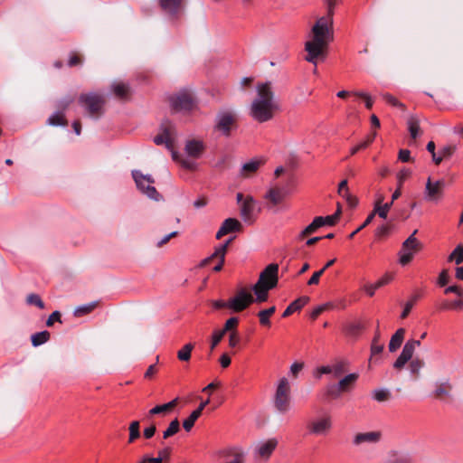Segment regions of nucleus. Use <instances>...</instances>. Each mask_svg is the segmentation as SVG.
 Wrapping results in <instances>:
<instances>
[{
	"label": "nucleus",
	"instance_id": "nucleus-1",
	"mask_svg": "<svg viewBox=\"0 0 463 463\" xmlns=\"http://www.w3.org/2000/svg\"><path fill=\"white\" fill-rule=\"evenodd\" d=\"M333 17L331 14L319 17L311 29L310 39L305 43L307 52L305 60L315 66L317 59L326 55L329 43L334 40Z\"/></svg>",
	"mask_w": 463,
	"mask_h": 463
},
{
	"label": "nucleus",
	"instance_id": "nucleus-13",
	"mask_svg": "<svg viewBox=\"0 0 463 463\" xmlns=\"http://www.w3.org/2000/svg\"><path fill=\"white\" fill-rule=\"evenodd\" d=\"M278 273H279V265L275 263H271L268 265L264 270L260 274V278L257 283L262 285L263 287H267L268 288H274L278 284Z\"/></svg>",
	"mask_w": 463,
	"mask_h": 463
},
{
	"label": "nucleus",
	"instance_id": "nucleus-25",
	"mask_svg": "<svg viewBox=\"0 0 463 463\" xmlns=\"http://www.w3.org/2000/svg\"><path fill=\"white\" fill-rule=\"evenodd\" d=\"M408 130L411 138L415 139L421 135L420 120L415 116L409 117L407 120Z\"/></svg>",
	"mask_w": 463,
	"mask_h": 463
},
{
	"label": "nucleus",
	"instance_id": "nucleus-62",
	"mask_svg": "<svg viewBox=\"0 0 463 463\" xmlns=\"http://www.w3.org/2000/svg\"><path fill=\"white\" fill-rule=\"evenodd\" d=\"M330 307L329 303L320 305L313 309V311L310 314V317L312 319H316L322 312L326 310Z\"/></svg>",
	"mask_w": 463,
	"mask_h": 463
},
{
	"label": "nucleus",
	"instance_id": "nucleus-18",
	"mask_svg": "<svg viewBox=\"0 0 463 463\" xmlns=\"http://www.w3.org/2000/svg\"><path fill=\"white\" fill-rule=\"evenodd\" d=\"M184 0H158L162 11L171 17H177L183 10Z\"/></svg>",
	"mask_w": 463,
	"mask_h": 463
},
{
	"label": "nucleus",
	"instance_id": "nucleus-12",
	"mask_svg": "<svg viewBox=\"0 0 463 463\" xmlns=\"http://www.w3.org/2000/svg\"><path fill=\"white\" fill-rule=\"evenodd\" d=\"M279 444L276 438L258 442L253 448L255 458L267 460L270 458Z\"/></svg>",
	"mask_w": 463,
	"mask_h": 463
},
{
	"label": "nucleus",
	"instance_id": "nucleus-6",
	"mask_svg": "<svg viewBox=\"0 0 463 463\" xmlns=\"http://www.w3.org/2000/svg\"><path fill=\"white\" fill-rule=\"evenodd\" d=\"M132 176L139 191H141L150 199L156 201L159 199V194L157 193L156 189L152 185L155 183V181L150 175H144L139 170H133Z\"/></svg>",
	"mask_w": 463,
	"mask_h": 463
},
{
	"label": "nucleus",
	"instance_id": "nucleus-61",
	"mask_svg": "<svg viewBox=\"0 0 463 463\" xmlns=\"http://www.w3.org/2000/svg\"><path fill=\"white\" fill-rule=\"evenodd\" d=\"M373 219V214H369L365 221L361 224L355 231H354L350 235L349 239H353L355 234H357L360 231H362L364 228H365L367 225H369Z\"/></svg>",
	"mask_w": 463,
	"mask_h": 463
},
{
	"label": "nucleus",
	"instance_id": "nucleus-23",
	"mask_svg": "<svg viewBox=\"0 0 463 463\" xmlns=\"http://www.w3.org/2000/svg\"><path fill=\"white\" fill-rule=\"evenodd\" d=\"M308 301L309 298L306 296L297 298L288 306V307L283 312L282 317H287L292 315L294 312L299 311L308 303Z\"/></svg>",
	"mask_w": 463,
	"mask_h": 463
},
{
	"label": "nucleus",
	"instance_id": "nucleus-47",
	"mask_svg": "<svg viewBox=\"0 0 463 463\" xmlns=\"http://www.w3.org/2000/svg\"><path fill=\"white\" fill-rule=\"evenodd\" d=\"M382 98L383 99V100L393 106V107H397V108H401L402 109H405V106L403 103L400 102L394 96H392V94L390 93H382L381 94Z\"/></svg>",
	"mask_w": 463,
	"mask_h": 463
},
{
	"label": "nucleus",
	"instance_id": "nucleus-42",
	"mask_svg": "<svg viewBox=\"0 0 463 463\" xmlns=\"http://www.w3.org/2000/svg\"><path fill=\"white\" fill-rule=\"evenodd\" d=\"M201 416L199 411H194L187 419L183 422V427L186 431H190L194 425V422Z\"/></svg>",
	"mask_w": 463,
	"mask_h": 463
},
{
	"label": "nucleus",
	"instance_id": "nucleus-20",
	"mask_svg": "<svg viewBox=\"0 0 463 463\" xmlns=\"http://www.w3.org/2000/svg\"><path fill=\"white\" fill-rule=\"evenodd\" d=\"M204 144L202 140L192 139L185 144L186 154L193 158H199L204 151Z\"/></svg>",
	"mask_w": 463,
	"mask_h": 463
},
{
	"label": "nucleus",
	"instance_id": "nucleus-50",
	"mask_svg": "<svg viewBox=\"0 0 463 463\" xmlns=\"http://www.w3.org/2000/svg\"><path fill=\"white\" fill-rule=\"evenodd\" d=\"M224 335L225 334L223 333V331H221L220 329H216L213 332L210 345L211 351H213L220 344Z\"/></svg>",
	"mask_w": 463,
	"mask_h": 463
},
{
	"label": "nucleus",
	"instance_id": "nucleus-16",
	"mask_svg": "<svg viewBox=\"0 0 463 463\" xmlns=\"http://www.w3.org/2000/svg\"><path fill=\"white\" fill-rule=\"evenodd\" d=\"M288 194L286 187L275 184L269 188L264 198L268 201L269 207H274L281 203Z\"/></svg>",
	"mask_w": 463,
	"mask_h": 463
},
{
	"label": "nucleus",
	"instance_id": "nucleus-49",
	"mask_svg": "<svg viewBox=\"0 0 463 463\" xmlns=\"http://www.w3.org/2000/svg\"><path fill=\"white\" fill-rule=\"evenodd\" d=\"M239 324V319L236 317H230L226 320L223 328L220 329L221 331H223L224 334L227 332L231 333L233 330H237L236 327Z\"/></svg>",
	"mask_w": 463,
	"mask_h": 463
},
{
	"label": "nucleus",
	"instance_id": "nucleus-4",
	"mask_svg": "<svg viewBox=\"0 0 463 463\" xmlns=\"http://www.w3.org/2000/svg\"><path fill=\"white\" fill-rule=\"evenodd\" d=\"M78 103L90 117H98L103 113L106 103L104 96L95 93H83L78 99Z\"/></svg>",
	"mask_w": 463,
	"mask_h": 463
},
{
	"label": "nucleus",
	"instance_id": "nucleus-40",
	"mask_svg": "<svg viewBox=\"0 0 463 463\" xmlns=\"http://www.w3.org/2000/svg\"><path fill=\"white\" fill-rule=\"evenodd\" d=\"M96 307H97V302H91V303H89L86 305H82V306H80L77 308H75L73 314L75 317H82L84 315L90 313L91 311H93L95 309Z\"/></svg>",
	"mask_w": 463,
	"mask_h": 463
},
{
	"label": "nucleus",
	"instance_id": "nucleus-64",
	"mask_svg": "<svg viewBox=\"0 0 463 463\" xmlns=\"http://www.w3.org/2000/svg\"><path fill=\"white\" fill-rule=\"evenodd\" d=\"M410 175L411 171L409 169H402L397 175L398 185L402 186L403 182L410 176Z\"/></svg>",
	"mask_w": 463,
	"mask_h": 463
},
{
	"label": "nucleus",
	"instance_id": "nucleus-17",
	"mask_svg": "<svg viewBox=\"0 0 463 463\" xmlns=\"http://www.w3.org/2000/svg\"><path fill=\"white\" fill-rule=\"evenodd\" d=\"M444 185L443 180L432 182L429 177L425 186V199L430 202H438L442 196Z\"/></svg>",
	"mask_w": 463,
	"mask_h": 463
},
{
	"label": "nucleus",
	"instance_id": "nucleus-43",
	"mask_svg": "<svg viewBox=\"0 0 463 463\" xmlns=\"http://www.w3.org/2000/svg\"><path fill=\"white\" fill-rule=\"evenodd\" d=\"M420 298V294H414L411 297V298L404 305V308L401 314L402 318L407 317V316L410 314L411 308L413 307L414 304L417 302V300Z\"/></svg>",
	"mask_w": 463,
	"mask_h": 463
},
{
	"label": "nucleus",
	"instance_id": "nucleus-8",
	"mask_svg": "<svg viewBox=\"0 0 463 463\" xmlns=\"http://www.w3.org/2000/svg\"><path fill=\"white\" fill-rule=\"evenodd\" d=\"M236 125V115L232 110H222L218 112L215 118V129L223 136L229 137Z\"/></svg>",
	"mask_w": 463,
	"mask_h": 463
},
{
	"label": "nucleus",
	"instance_id": "nucleus-58",
	"mask_svg": "<svg viewBox=\"0 0 463 463\" xmlns=\"http://www.w3.org/2000/svg\"><path fill=\"white\" fill-rule=\"evenodd\" d=\"M241 341V337L239 332L237 330H233L229 334V346L231 348H235Z\"/></svg>",
	"mask_w": 463,
	"mask_h": 463
},
{
	"label": "nucleus",
	"instance_id": "nucleus-28",
	"mask_svg": "<svg viewBox=\"0 0 463 463\" xmlns=\"http://www.w3.org/2000/svg\"><path fill=\"white\" fill-rule=\"evenodd\" d=\"M271 288H268L267 287H263L262 285L256 283L252 287V290L256 295L255 300L260 303L266 301L268 299L269 290Z\"/></svg>",
	"mask_w": 463,
	"mask_h": 463
},
{
	"label": "nucleus",
	"instance_id": "nucleus-37",
	"mask_svg": "<svg viewBox=\"0 0 463 463\" xmlns=\"http://www.w3.org/2000/svg\"><path fill=\"white\" fill-rule=\"evenodd\" d=\"M180 430V422L178 419L173 420L166 430L163 432V439H167L170 437L175 435Z\"/></svg>",
	"mask_w": 463,
	"mask_h": 463
},
{
	"label": "nucleus",
	"instance_id": "nucleus-60",
	"mask_svg": "<svg viewBox=\"0 0 463 463\" xmlns=\"http://www.w3.org/2000/svg\"><path fill=\"white\" fill-rule=\"evenodd\" d=\"M456 151V146H445L439 151V154L441 155L444 158L450 157L454 152Z\"/></svg>",
	"mask_w": 463,
	"mask_h": 463
},
{
	"label": "nucleus",
	"instance_id": "nucleus-45",
	"mask_svg": "<svg viewBox=\"0 0 463 463\" xmlns=\"http://www.w3.org/2000/svg\"><path fill=\"white\" fill-rule=\"evenodd\" d=\"M384 346L380 343V333L377 332L373 339L371 345V354L372 355L379 354L383 352Z\"/></svg>",
	"mask_w": 463,
	"mask_h": 463
},
{
	"label": "nucleus",
	"instance_id": "nucleus-2",
	"mask_svg": "<svg viewBox=\"0 0 463 463\" xmlns=\"http://www.w3.org/2000/svg\"><path fill=\"white\" fill-rule=\"evenodd\" d=\"M256 91L257 95L250 105V115L257 122H267L272 119L275 112L279 109L271 82L258 83Z\"/></svg>",
	"mask_w": 463,
	"mask_h": 463
},
{
	"label": "nucleus",
	"instance_id": "nucleus-59",
	"mask_svg": "<svg viewBox=\"0 0 463 463\" xmlns=\"http://www.w3.org/2000/svg\"><path fill=\"white\" fill-rule=\"evenodd\" d=\"M385 463H411V459L408 456L395 454L392 458L388 459Z\"/></svg>",
	"mask_w": 463,
	"mask_h": 463
},
{
	"label": "nucleus",
	"instance_id": "nucleus-39",
	"mask_svg": "<svg viewBox=\"0 0 463 463\" xmlns=\"http://www.w3.org/2000/svg\"><path fill=\"white\" fill-rule=\"evenodd\" d=\"M48 124L51 126H67V120L62 112H55L48 118Z\"/></svg>",
	"mask_w": 463,
	"mask_h": 463
},
{
	"label": "nucleus",
	"instance_id": "nucleus-56",
	"mask_svg": "<svg viewBox=\"0 0 463 463\" xmlns=\"http://www.w3.org/2000/svg\"><path fill=\"white\" fill-rule=\"evenodd\" d=\"M362 330V326L359 323H352L345 327V332L348 335H356Z\"/></svg>",
	"mask_w": 463,
	"mask_h": 463
},
{
	"label": "nucleus",
	"instance_id": "nucleus-3",
	"mask_svg": "<svg viewBox=\"0 0 463 463\" xmlns=\"http://www.w3.org/2000/svg\"><path fill=\"white\" fill-rule=\"evenodd\" d=\"M291 386L286 377L279 381L274 395V406L278 411L282 414L287 413L291 409Z\"/></svg>",
	"mask_w": 463,
	"mask_h": 463
},
{
	"label": "nucleus",
	"instance_id": "nucleus-30",
	"mask_svg": "<svg viewBox=\"0 0 463 463\" xmlns=\"http://www.w3.org/2000/svg\"><path fill=\"white\" fill-rule=\"evenodd\" d=\"M392 202L382 204H374L373 211L370 214H373V216L377 214L380 218L385 220L388 216V213L392 208Z\"/></svg>",
	"mask_w": 463,
	"mask_h": 463
},
{
	"label": "nucleus",
	"instance_id": "nucleus-7",
	"mask_svg": "<svg viewBox=\"0 0 463 463\" xmlns=\"http://www.w3.org/2000/svg\"><path fill=\"white\" fill-rule=\"evenodd\" d=\"M333 428V420L330 414H324L310 420L307 429L315 436H326Z\"/></svg>",
	"mask_w": 463,
	"mask_h": 463
},
{
	"label": "nucleus",
	"instance_id": "nucleus-5",
	"mask_svg": "<svg viewBox=\"0 0 463 463\" xmlns=\"http://www.w3.org/2000/svg\"><path fill=\"white\" fill-rule=\"evenodd\" d=\"M416 233H417V230H415L412 232V234H411L402 242V249L400 250V251L398 253L399 263L402 266H406L407 264H409L412 260L414 254L421 249V243L415 237Z\"/></svg>",
	"mask_w": 463,
	"mask_h": 463
},
{
	"label": "nucleus",
	"instance_id": "nucleus-29",
	"mask_svg": "<svg viewBox=\"0 0 463 463\" xmlns=\"http://www.w3.org/2000/svg\"><path fill=\"white\" fill-rule=\"evenodd\" d=\"M275 311H276L275 306H272L269 308L260 310L258 313V317H259L260 325L264 326H270L269 317L275 313Z\"/></svg>",
	"mask_w": 463,
	"mask_h": 463
},
{
	"label": "nucleus",
	"instance_id": "nucleus-38",
	"mask_svg": "<svg viewBox=\"0 0 463 463\" xmlns=\"http://www.w3.org/2000/svg\"><path fill=\"white\" fill-rule=\"evenodd\" d=\"M139 428L140 425L138 420H134L129 424V436L128 440V443H133L136 439H137L140 437Z\"/></svg>",
	"mask_w": 463,
	"mask_h": 463
},
{
	"label": "nucleus",
	"instance_id": "nucleus-31",
	"mask_svg": "<svg viewBox=\"0 0 463 463\" xmlns=\"http://www.w3.org/2000/svg\"><path fill=\"white\" fill-rule=\"evenodd\" d=\"M358 378L356 373H349L339 381L337 383L343 392H347L352 385L354 384Z\"/></svg>",
	"mask_w": 463,
	"mask_h": 463
},
{
	"label": "nucleus",
	"instance_id": "nucleus-27",
	"mask_svg": "<svg viewBox=\"0 0 463 463\" xmlns=\"http://www.w3.org/2000/svg\"><path fill=\"white\" fill-rule=\"evenodd\" d=\"M420 345V340H409L405 343L401 354L406 359L411 360L416 347Z\"/></svg>",
	"mask_w": 463,
	"mask_h": 463
},
{
	"label": "nucleus",
	"instance_id": "nucleus-10",
	"mask_svg": "<svg viewBox=\"0 0 463 463\" xmlns=\"http://www.w3.org/2000/svg\"><path fill=\"white\" fill-rule=\"evenodd\" d=\"M175 137V130L174 125L165 120L161 124L160 133L154 137V142L157 146L165 145L169 150L173 149Z\"/></svg>",
	"mask_w": 463,
	"mask_h": 463
},
{
	"label": "nucleus",
	"instance_id": "nucleus-44",
	"mask_svg": "<svg viewBox=\"0 0 463 463\" xmlns=\"http://www.w3.org/2000/svg\"><path fill=\"white\" fill-rule=\"evenodd\" d=\"M375 133H373L372 135L368 136L364 141L356 145L351 149V155L356 154L361 149H365L367 146H369L373 141L375 138Z\"/></svg>",
	"mask_w": 463,
	"mask_h": 463
},
{
	"label": "nucleus",
	"instance_id": "nucleus-9",
	"mask_svg": "<svg viewBox=\"0 0 463 463\" xmlns=\"http://www.w3.org/2000/svg\"><path fill=\"white\" fill-rule=\"evenodd\" d=\"M254 302L252 294L245 288L240 289L236 295L227 301L228 308L233 312H241Z\"/></svg>",
	"mask_w": 463,
	"mask_h": 463
},
{
	"label": "nucleus",
	"instance_id": "nucleus-36",
	"mask_svg": "<svg viewBox=\"0 0 463 463\" xmlns=\"http://www.w3.org/2000/svg\"><path fill=\"white\" fill-rule=\"evenodd\" d=\"M320 222L317 221V217L312 221V222L307 225L298 236V240L301 241L305 237H307L309 234L314 233L317 232V229L320 228Z\"/></svg>",
	"mask_w": 463,
	"mask_h": 463
},
{
	"label": "nucleus",
	"instance_id": "nucleus-26",
	"mask_svg": "<svg viewBox=\"0 0 463 463\" xmlns=\"http://www.w3.org/2000/svg\"><path fill=\"white\" fill-rule=\"evenodd\" d=\"M176 403H177V399H174L173 401H171L167 403L156 405L148 411V415L153 416V415H156V414H165V413L169 412L171 410H173L175 408V406L176 405Z\"/></svg>",
	"mask_w": 463,
	"mask_h": 463
},
{
	"label": "nucleus",
	"instance_id": "nucleus-54",
	"mask_svg": "<svg viewBox=\"0 0 463 463\" xmlns=\"http://www.w3.org/2000/svg\"><path fill=\"white\" fill-rule=\"evenodd\" d=\"M343 391L338 384H331L326 387V394L333 399H337Z\"/></svg>",
	"mask_w": 463,
	"mask_h": 463
},
{
	"label": "nucleus",
	"instance_id": "nucleus-32",
	"mask_svg": "<svg viewBox=\"0 0 463 463\" xmlns=\"http://www.w3.org/2000/svg\"><path fill=\"white\" fill-rule=\"evenodd\" d=\"M194 348V344H185L178 352L177 358L181 362H188L191 359L192 351Z\"/></svg>",
	"mask_w": 463,
	"mask_h": 463
},
{
	"label": "nucleus",
	"instance_id": "nucleus-51",
	"mask_svg": "<svg viewBox=\"0 0 463 463\" xmlns=\"http://www.w3.org/2000/svg\"><path fill=\"white\" fill-rule=\"evenodd\" d=\"M345 365L346 364L344 361L336 362L335 364L331 365L332 374L335 377H339L345 372Z\"/></svg>",
	"mask_w": 463,
	"mask_h": 463
},
{
	"label": "nucleus",
	"instance_id": "nucleus-24",
	"mask_svg": "<svg viewBox=\"0 0 463 463\" xmlns=\"http://www.w3.org/2000/svg\"><path fill=\"white\" fill-rule=\"evenodd\" d=\"M405 335V329L399 328L391 337L390 343H389V351L390 352H395L402 344V341L404 339Z\"/></svg>",
	"mask_w": 463,
	"mask_h": 463
},
{
	"label": "nucleus",
	"instance_id": "nucleus-63",
	"mask_svg": "<svg viewBox=\"0 0 463 463\" xmlns=\"http://www.w3.org/2000/svg\"><path fill=\"white\" fill-rule=\"evenodd\" d=\"M390 232V226L387 224H383L379 226L375 231V236L377 238H383L389 234Z\"/></svg>",
	"mask_w": 463,
	"mask_h": 463
},
{
	"label": "nucleus",
	"instance_id": "nucleus-48",
	"mask_svg": "<svg viewBox=\"0 0 463 463\" xmlns=\"http://www.w3.org/2000/svg\"><path fill=\"white\" fill-rule=\"evenodd\" d=\"M373 397L377 402H385L391 397V392L386 389H377L373 391Z\"/></svg>",
	"mask_w": 463,
	"mask_h": 463
},
{
	"label": "nucleus",
	"instance_id": "nucleus-55",
	"mask_svg": "<svg viewBox=\"0 0 463 463\" xmlns=\"http://www.w3.org/2000/svg\"><path fill=\"white\" fill-rule=\"evenodd\" d=\"M394 278V275L391 272H386L382 278H380L376 282V287H378L379 288L385 286V285H388L389 283H391L392 281Z\"/></svg>",
	"mask_w": 463,
	"mask_h": 463
},
{
	"label": "nucleus",
	"instance_id": "nucleus-33",
	"mask_svg": "<svg viewBox=\"0 0 463 463\" xmlns=\"http://www.w3.org/2000/svg\"><path fill=\"white\" fill-rule=\"evenodd\" d=\"M339 217H340V209H338L336 211V213H335L334 214L332 215H327V216H317V219L318 222H320V227H323V226H333L336 223V222L339 220Z\"/></svg>",
	"mask_w": 463,
	"mask_h": 463
},
{
	"label": "nucleus",
	"instance_id": "nucleus-21",
	"mask_svg": "<svg viewBox=\"0 0 463 463\" xmlns=\"http://www.w3.org/2000/svg\"><path fill=\"white\" fill-rule=\"evenodd\" d=\"M263 164L264 161L262 159H251L244 163L241 168V176L243 178L252 176Z\"/></svg>",
	"mask_w": 463,
	"mask_h": 463
},
{
	"label": "nucleus",
	"instance_id": "nucleus-11",
	"mask_svg": "<svg viewBox=\"0 0 463 463\" xmlns=\"http://www.w3.org/2000/svg\"><path fill=\"white\" fill-rule=\"evenodd\" d=\"M170 104L175 111H189L194 109V100L189 91L183 90L170 98Z\"/></svg>",
	"mask_w": 463,
	"mask_h": 463
},
{
	"label": "nucleus",
	"instance_id": "nucleus-15",
	"mask_svg": "<svg viewBox=\"0 0 463 463\" xmlns=\"http://www.w3.org/2000/svg\"><path fill=\"white\" fill-rule=\"evenodd\" d=\"M232 241V239H229L224 243L218 245L215 248L213 253L210 257H208L203 260L202 265H206L211 260L217 259L218 263L213 267V271H215V272L221 271L223 267L228 246Z\"/></svg>",
	"mask_w": 463,
	"mask_h": 463
},
{
	"label": "nucleus",
	"instance_id": "nucleus-41",
	"mask_svg": "<svg viewBox=\"0 0 463 463\" xmlns=\"http://www.w3.org/2000/svg\"><path fill=\"white\" fill-rule=\"evenodd\" d=\"M114 94L119 98L124 99L128 95V87L124 83H116L112 86Z\"/></svg>",
	"mask_w": 463,
	"mask_h": 463
},
{
	"label": "nucleus",
	"instance_id": "nucleus-57",
	"mask_svg": "<svg viewBox=\"0 0 463 463\" xmlns=\"http://www.w3.org/2000/svg\"><path fill=\"white\" fill-rule=\"evenodd\" d=\"M339 195L342 196L346 201L347 204L352 208L355 207L358 204L357 197L353 195L349 191L345 192L344 194Z\"/></svg>",
	"mask_w": 463,
	"mask_h": 463
},
{
	"label": "nucleus",
	"instance_id": "nucleus-35",
	"mask_svg": "<svg viewBox=\"0 0 463 463\" xmlns=\"http://www.w3.org/2000/svg\"><path fill=\"white\" fill-rule=\"evenodd\" d=\"M50 339V333L48 331H42L32 335L31 340L33 346H39L46 343Z\"/></svg>",
	"mask_w": 463,
	"mask_h": 463
},
{
	"label": "nucleus",
	"instance_id": "nucleus-22",
	"mask_svg": "<svg viewBox=\"0 0 463 463\" xmlns=\"http://www.w3.org/2000/svg\"><path fill=\"white\" fill-rule=\"evenodd\" d=\"M381 439V433L379 431H369L357 433L354 438V445H361L363 443H376Z\"/></svg>",
	"mask_w": 463,
	"mask_h": 463
},
{
	"label": "nucleus",
	"instance_id": "nucleus-34",
	"mask_svg": "<svg viewBox=\"0 0 463 463\" xmlns=\"http://www.w3.org/2000/svg\"><path fill=\"white\" fill-rule=\"evenodd\" d=\"M335 261V259L328 260L326 265L318 271L315 272L312 277L307 281V285H317L319 283L320 277L324 274V272L330 268Z\"/></svg>",
	"mask_w": 463,
	"mask_h": 463
},
{
	"label": "nucleus",
	"instance_id": "nucleus-14",
	"mask_svg": "<svg viewBox=\"0 0 463 463\" xmlns=\"http://www.w3.org/2000/svg\"><path fill=\"white\" fill-rule=\"evenodd\" d=\"M257 202L251 195H247L240 207V214L244 222L252 224L256 220Z\"/></svg>",
	"mask_w": 463,
	"mask_h": 463
},
{
	"label": "nucleus",
	"instance_id": "nucleus-46",
	"mask_svg": "<svg viewBox=\"0 0 463 463\" xmlns=\"http://www.w3.org/2000/svg\"><path fill=\"white\" fill-rule=\"evenodd\" d=\"M449 261H455L456 264L463 262V246L458 245L449 256Z\"/></svg>",
	"mask_w": 463,
	"mask_h": 463
},
{
	"label": "nucleus",
	"instance_id": "nucleus-19",
	"mask_svg": "<svg viewBox=\"0 0 463 463\" xmlns=\"http://www.w3.org/2000/svg\"><path fill=\"white\" fill-rule=\"evenodd\" d=\"M242 230V225L235 218H228L224 220V222L222 223L219 231L216 233V239H221L222 236L230 233V232H241Z\"/></svg>",
	"mask_w": 463,
	"mask_h": 463
},
{
	"label": "nucleus",
	"instance_id": "nucleus-52",
	"mask_svg": "<svg viewBox=\"0 0 463 463\" xmlns=\"http://www.w3.org/2000/svg\"><path fill=\"white\" fill-rule=\"evenodd\" d=\"M26 302L29 305H34L41 309L44 308V303L37 294H30L27 296Z\"/></svg>",
	"mask_w": 463,
	"mask_h": 463
},
{
	"label": "nucleus",
	"instance_id": "nucleus-53",
	"mask_svg": "<svg viewBox=\"0 0 463 463\" xmlns=\"http://www.w3.org/2000/svg\"><path fill=\"white\" fill-rule=\"evenodd\" d=\"M352 95L364 99V103H365V107L368 109H371L373 108V101L371 96L368 93L364 92V91H353Z\"/></svg>",
	"mask_w": 463,
	"mask_h": 463
}]
</instances>
